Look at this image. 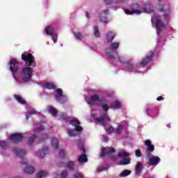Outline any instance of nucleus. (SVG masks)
<instances>
[{
	"instance_id": "nucleus-56",
	"label": "nucleus",
	"mask_w": 178,
	"mask_h": 178,
	"mask_svg": "<svg viewBox=\"0 0 178 178\" xmlns=\"http://www.w3.org/2000/svg\"><path fill=\"white\" fill-rule=\"evenodd\" d=\"M102 14V13H104L105 15H108L109 13V10H104V11H102L101 13Z\"/></svg>"
},
{
	"instance_id": "nucleus-49",
	"label": "nucleus",
	"mask_w": 178,
	"mask_h": 178,
	"mask_svg": "<svg viewBox=\"0 0 178 178\" xmlns=\"http://www.w3.org/2000/svg\"><path fill=\"white\" fill-rule=\"evenodd\" d=\"M59 156L61 158H63V156H65V150L64 149H60Z\"/></svg>"
},
{
	"instance_id": "nucleus-27",
	"label": "nucleus",
	"mask_w": 178,
	"mask_h": 178,
	"mask_svg": "<svg viewBox=\"0 0 178 178\" xmlns=\"http://www.w3.org/2000/svg\"><path fill=\"white\" fill-rule=\"evenodd\" d=\"M51 145H52V147H54V148L55 149H58L59 148L57 138H51Z\"/></svg>"
},
{
	"instance_id": "nucleus-13",
	"label": "nucleus",
	"mask_w": 178,
	"mask_h": 178,
	"mask_svg": "<svg viewBox=\"0 0 178 178\" xmlns=\"http://www.w3.org/2000/svg\"><path fill=\"white\" fill-rule=\"evenodd\" d=\"M145 145L147 147V154L149 155V152H154L155 150V146L152 145V143L150 140H145Z\"/></svg>"
},
{
	"instance_id": "nucleus-8",
	"label": "nucleus",
	"mask_w": 178,
	"mask_h": 178,
	"mask_svg": "<svg viewBox=\"0 0 178 178\" xmlns=\"http://www.w3.org/2000/svg\"><path fill=\"white\" fill-rule=\"evenodd\" d=\"M95 120L97 123H102L103 126H105L106 122H111V118H109L108 113L103 114L102 115L95 118Z\"/></svg>"
},
{
	"instance_id": "nucleus-59",
	"label": "nucleus",
	"mask_w": 178,
	"mask_h": 178,
	"mask_svg": "<svg viewBox=\"0 0 178 178\" xmlns=\"http://www.w3.org/2000/svg\"><path fill=\"white\" fill-rule=\"evenodd\" d=\"M104 140H105L106 142L108 141V137L104 136Z\"/></svg>"
},
{
	"instance_id": "nucleus-61",
	"label": "nucleus",
	"mask_w": 178,
	"mask_h": 178,
	"mask_svg": "<svg viewBox=\"0 0 178 178\" xmlns=\"http://www.w3.org/2000/svg\"><path fill=\"white\" fill-rule=\"evenodd\" d=\"M146 112L148 113V112H149V108H147V109L146 110Z\"/></svg>"
},
{
	"instance_id": "nucleus-1",
	"label": "nucleus",
	"mask_w": 178,
	"mask_h": 178,
	"mask_svg": "<svg viewBox=\"0 0 178 178\" xmlns=\"http://www.w3.org/2000/svg\"><path fill=\"white\" fill-rule=\"evenodd\" d=\"M22 59L26 65V67H24L22 70V79L25 83H29V81H31L33 77V68L30 67V66H32L33 67L37 66L35 58H34V56L30 53H24L22 54Z\"/></svg>"
},
{
	"instance_id": "nucleus-52",
	"label": "nucleus",
	"mask_w": 178,
	"mask_h": 178,
	"mask_svg": "<svg viewBox=\"0 0 178 178\" xmlns=\"http://www.w3.org/2000/svg\"><path fill=\"white\" fill-rule=\"evenodd\" d=\"M106 20H108V19L106 18V17H100V21H101V22H103L104 23H106V22H107Z\"/></svg>"
},
{
	"instance_id": "nucleus-18",
	"label": "nucleus",
	"mask_w": 178,
	"mask_h": 178,
	"mask_svg": "<svg viewBox=\"0 0 178 178\" xmlns=\"http://www.w3.org/2000/svg\"><path fill=\"white\" fill-rule=\"evenodd\" d=\"M115 37V33H113L112 31L108 32L106 35V38L108 42H112V40H114Z\"/></svg>"
},
{
	"instance_id": "nucleus-46",
	"label": "nucleus",
	"mask_w": 178,
	"mask_h": 178,
	"mask_svg": "<svg viewBox=\"0 0 178 178\" xmlns=\"http://www.w3.org/2000/svg\"><path fill=\"white\" fill-rule=\"evenodd\" d=\"M75 131H78V132L83 131V127L80 125H76L75 127Z\"/></svg>"
},
{
	"instance_id": "nucleus-43",
	"label": "nucleus",
	"mask_w": 178,
	"mask_h": 178,
	"mask_svg": "<svg viewBox=\"0 0 178 178\" xmlns=\"http://www.w3.org/2000/svg\"><path fill=\"white\" fill-rule=\"evenodd\" d=\"M0 147L1 148H6L8 147V143L5 140H0Z\"/></svg>"
},
{
	"instance_id": "nucleus-33",
	"label": "nucleus",
	"mask_w": 178,
	"mask_h": 178,
	"mask_svg": "<svg viewBox=\"0 0 178 178\" xmlns=\"http://www.w3.org/2000/svg\"><path fill=\"white\" fill-rule=\"evenodd\" d=\"M70 124L76 127V126H79L80 124V121H79L77 118H74L70 122Z\"/></svg>"
},
{
	"instance_id": "nucleus-14",
	"label": "nucleus",
	"mask_w": 178,
	"mask_h": 178,
	"mask_svg": "<svg viewBox=\"0 0 178 178\" xmlns=\"http://www.w3.org/2000/svg\"><path fill=\"white\" fill-rule=\"evenodd\" d=\"M161 162V158L158 156H152L149 158L148 164L149 166H156Z\"/></svg>"
},
{
	"instance_id": "nucleus-54",
	"label": "nucleus",
	"mask_w": 178,
	"mask_h": 178,
	"mask_svg": "<svg viewBox=\"0 0 178 178\" xmlns=\"http://www.w3.org/2000/svg\"><path fill=\"white\" fill-rule=\"evenodd\" d=\"M147 10V8H145V12H147V13H149L152 12V10H154V8H150V9L149 10Z\"/></svg>"
},
{
	"instance_id": "nucleus-50",
	"label": "nucleus",
	"mask_w": 178,
	"mask_h": 178,
	"mask_svg": "<svg viewBox=\"0 0 178 178\" xmlns=\"http://www.w3.org/2000/svg\"><path fill=\"white\" fill-rule=\"evenodd\" d=\"M74 177L75 178H83V175L80 172H77L74 175Z\"/></svg>"
},
{
	"instance_id": "nucleus-29",
	"label": "nucleus",
	"mask_w": 178,
	"mask_h": 178,
	"mask_svg": "<svg viewBox=\"0 0 178 178\" xmlns=\"http://www.w3.org/2000/svg\"><path fill=\"white\" fill-rule=\"evenodd\" d=\"M35 138H37V136L32 135L31 137L29 138L27 141V145H33V144L34 143V141H35Z\"/></svg>"
},
{
	"instance_id": "nucleus-42",
	"label": "nucleus",
	"mask_w": 178,
	"mask_h": 178,
	"mask_svg": "<svg viewBox=\"0 0 178 178\" xmlns=\"http://www.w3.org/2000/svg\"><path fill=\"white\" fill-rule=\"evenodd\" d=\"M60 118L63 120H67V119H69V116H67V113H61L60 115Z\"/></svg>"
},
{
	"instance_id": "nucleus-28",
	"label": "nucleus",
	"mask_w": 178,
	"mask_h": 178,
	"mask_svg": "<svg viewBox=\"0 0 178 178\" xmlns=\"http://www.w3.org/2000/svg\"><path fill=\"white\" fill-rule=\"evenodd\" d=\"M45 31H46L47 35H54V27H52V26H47L45 28Z\"/></svg>"
},
{
	"instance_id": "nucleus-4",
	"label": "nucleus",
	"mask_w": 178,
	"mask_h": 178,
	"mask_svg": "<svg viewBox=\"0 0 178 178\" xmlns=\"http://www.w3.org/2000/svg\"><path fill=\"white\" fill-rule=\"evenodd\" d=\"M13 152H15L17 156H19V158H21L22 161L20 163V165H27V159L23 157L26 154L24 149H19L17 147H15L13 149Z\"/></svg>"
},
{
	"instance_id": "nucleus-58",
	"label": "nucleus",
	"mask_w": 178,
	"mask_h": 178,
	"mask_svg": "<svg viewBox=\"0 0 178 178\" xmlns=\"http://www.w3.org/2000/svg\"><path fill=\"white\" fill-rule=\"evenodd\" d=\"M104 170V168L103 167H99L98 169H97V172H102Z\"/></svg>"
},
{
	"instance_id": "nucleus-40",
	"label": "nucleus",
	"mask_w": 178,
	"mask_h": 178,
	"mask_svg": "<svg viewBox=\"0 0 178 178\" xmlns=\"http://www.w3.org/2000/svg\"><path fill=\"white\" fill-rule=\"evenodd\" d=\"M106 131L107 133V134H112V133H113V131H115V128H113V127L110 126L108 128H107L106 129Z\"/></svg>"
},
{
	"instance_id": "nucleus-2",
	"label": "nucleus",
	"mask_w": 178,
	"mask_h": 178,
	"mask_svg": "<svg viewBox=\"0 0 178 178\" xmlns=\"http://www.w3.org/2000/svg\"><path fill=\"white\" fill-rule=\"evenodd\" d=\"M87 103L88 105L101 106V104H102V99L99 98V95L98 94H95L89 97Z\"/></svg>"
},
{
	"instance_id": "nucleus-22",
	"label": "nucleus",
	"mask_w": 178,
	"mask_h": 178,
	"mask_svg": "<svg viewBox=\"0 0 178 178\" xmlns=\"http://www.w3.org/2000/svg\"><path fill=\"white\" fill-rule=\"evenodd\" d=\"M143 170V165L140 162H138L135 166L136 175H140Z\"/></svg>"
},
{
	"instance_id": "nucleus-48",
	"label": "nucleus",
	"mask_w": 178,
	"mask_h": 178,
	"mask_svg": "<svg viewBox=\"0 0 178 178\" xmlns=\"http://www.w3.org/2000/svg\"><path fill=\"white\" fill-rule=\"evenodd\" d=\"M141 150L140 149H136V156H137L138 158H140L141 156Z\"/></svg>"
},
{
	"instance_id": "nucleus-31",
	"label": "nucleus",
	"mask_w": 178,
	"mask_h": 178,
	"mask_svg": "<svg viewBox=\"0 0 178 178\" xmlns=\"http://www.w3.org/2000/svg\"><path fill=\"white\" fill-rule=\"evenodd\" d=\"M47 175H48V172H47V171L41 170L36 174V177L37 178L45 177Z\"/></svg>"
},
{
	"instance_id": "nucleus-62",
	"label": "nucleus",
	"mask_w": 178,
	"mask_h": 178,
	"mask_svg": "<svg viewBox=\"0 0 178 178\" xmlns=\"http://www.w3.org/2000/svg\"><path fill=\"white\" fill-rule=\"evenodd\" d=\"M14 178H23L22 177H15Z\"/></svg>"
},
{
	"instance_id": "nucleus-7",
	"label": "nucleus",
	"mask_w": 178,
	"mask_h": 178,
	"mask_svg": "<svg viewBox=\"0 0 178 178\" xmlns=\"http://www.w3.org/2000/svg\"><path fill=\"white\" fill-rule=\"evenodd\" d=\"M10 140L14 143V144H19L23 141V134L15 133L10 136Z\"/></svg>"
},
{
	"instance_id": "nucleus-47",
	"label": "nucleus",
	"mask_w": 178,
	"mask_h": 178,
	"mask_svg": "<svg viewBox=\"0 0 178 178\" xmlns=\"http://www.w3.org/2000/svg\"><path fill=\"white\" fill-rule=\"evenodd\" d=\"M164 8H165V4H159L158 6V9L159 12H163Z\"/></svg>"
},
{
	"instance_id": "nucleus-21",
	"label": "nucleus",
	"mask_w": 178,
	"mask_h": 178,
	"mask_svg": "<svg viewBox=\"0 0 178 178\" xmlns=\"http://www.w3.org/2000/svg\"><path fill=\"white\" fill-rule=\"evenodd\" d=\"M126 67L128 69H136V65L133 63V60L128 59L127 61L124 62Z\"/></svg>"
},
{
	"instance_id": "nucleus-44",
	"label": "nucleus",
	"mask_w": 178,
	"mask_h": 178,
	"mask_svg": "<svg viewBox=\"0 0 178 178\" xmlns=\"http://www.w3.org/2000/svg\"><path fill=\"white\" fill-rule=\"evenodd\" d=\"M51 35V40L54 41V44H56V42H58V34L54 33Z\"/></svg>"
},
{
	"instance_id": "nucleus-57",
	"label": "nucleus",
	"mask_w": 178,
	"mask_h": 178,
	"mask_svg": "<svg viewBox=\"0 0 178 178\" xmlns=\"http://www.w3.org/2000/svg\"><path fill=\"white\" fill-rule=\"evenodd\" d=\"M157 101H163V97L162 96L158 97Z\"/></svg>"
},
{
	"instance_id": "nucleus-26",
	"label": "nucleus",
	"mask_w": 178,
	"mask_h": 178,
	"mask_svg": "<svg viewBox=\"0 0 178 178\" xmlns=\"http://www.w3.org/2000/svg\"><path fill=\"white\" fill-rule=\"evenodd\" d=\"M123 129H124V126L119 124L115 130V134H116V136L122 134V131L123 130Z\"/></svg>"
},
{
	"instance_id": "nucleus-35",
	"label": "nucleus",
	"mask_w": 178,
	"mask_h": 178,
	"mask_svg": "<svg viewBox=\"0 0 178 178\" xmlns=\"http://www.w3.org/2000/svg\"><path fill=\"white\" fill-rule=\"evenodd\" d=\"M130 159L124 158L119 163L120 165H130Z\"/></svg>"
},
{
	"instance_id": "nucleus-37",
	"label": "nucleus",
	"mask_w": 178,
	"mask_h": 178,
	"mask_svg": "<svg viewBox=\"0 0 178 178\" xmlns=\"http://www.w3.org/2000/svg\"><path fill=\"white\" fill-rule=\"evenodd\" d=\"M67 133H68V136L70 137H75V136H76L75 129H68Z\"/></svg>"
},
{
	"instance_id": "nucleus-23",
	"label": "nucleus",
	"mask_w": 178,
	"mask_h": 178,
	"mask_svg": "<svg viewBox=\"0 0 178 178\" xmlns=\"http://www.w3.org/2000/svg\"><path fill=\"white\" fill-rule=\"evenodd\" d=\"M110 108L111 109H120L122 108V106L120 105V102L116 101L111 104Z\"/></svg>"
},
{
	"instance_id": "nucleus-11",
	"label": "nucleus",
	"mask_w": 178,
	"mask_h": 178,
	"mask_svg": "<svg viewBox=\"0 0 178 178\" xmlns=\"http://www.w3.org/2000/svg\"><path fill=\"white\" fill-rule=\"evenodd\" d=\"M101 151L102 158H104V156H106V155H107V156H109L111 154H115V152H116V149H115L113 147H108V149L107 151L105 147H102Z\"/></svg>"
},
{
	"instance_id": "nucleus-5",
	"label": "nucleus",
	"mask_w": 178,
	"mask_h": 178,
	"mask_svg": "<svg viewBox=\"0 0 178 178\" xmlns=\"http://www.w3.org/2000/svg\"><path fill=\"white\" fill-rule=\"evenodd\" d=\"M132 10H124V12L126 15H134L136 13V15H141L143 12H141V10H140V4L138 3H134L131 5Z\"/></svg>"
},
{
	"instance_id": "nucleus-32",
	"label": "nucleus",
	"mask_w": 178,
	"mask_h": 178,
	"mask_svg": "<svg viewBox=\"0 0 178 178\" xmlns=\"http://www.w3.org/2000/svg\"><path fill=\"white\" fill-rule=\"evenodd\" d=\"M93 33L97 38H99L101 35L99 33V30H98V27L97 26H93Z\"/></svg>"
},
{
	"instance_id": "nucleus-53",
	"label": "nucleus",
	"mask_w": 178,
	"mask_h": 178,
	"mask_svg": "<svg viewBox=\"0 0 178 178\" xmlns=\"http://www.w3.org/2000/svg\"><path fill=\"white\" fill-rule=\"evenodd\" d=\"M37 113V111L35 110H31L29 112V115H35Z\"/></svg>"
},
{
	"instance_id": "nucleus-20",
	"label": "nucleus",
	"mask_w": 178,
	"mask_h": 178,
	"mask_svg": "<svg viewBox=\"0 0 178 178\" xmlns=\"http://www.w3.org/2000/svg\"><path fill=\"white\" fill-rule=\"evenodd\" d=\"M47 111L49 113H51L53 118H56V116H58V111L55 110V108L52 107L51 106H48Z\"/></svg>"
},
{
	"instance_id": "nucleus-24",
	"label": "nucleus",
	"mask_w": 178,
	"mask_h": 178,
	"mask_svg": "<svg viewBox=\"0 0 178 178\" xmlns=\"http://www.w3.org/2000/svg\"><path fill=\"white\" fill-rule=\"evenodd\" d=\"M14 98L15 99H16V101H17V102H19L22 105H24V104H26V100L19 95H14Z\"/></svg>"
},
{
	"instance_id": "nucleus-34",
	"label": "nucleus",
	"mask_w": 178,
	"mask_h": 178,
	"mask_svg": "<svg viewBox=\"0 0 178 178\" xmlns=\"http://www.w3.org/2000/svg\"><path fill=\"white\" fill-rule=\"evenodd\" d=\"M131 173V171L130 170H125L120 174V177H126V176H129Z\"/></svg>"
},
{
	"instance_id": "nucleus-19",
	"label": "nucleus",
	"mask_w": 178,
	"mask_h": 178,
	"mask_svg": "<svg viewBox=\"0 0 178 178\" xmlns=\"http://www.w3.org/2000/svg\"><path fill=\"white\" fill-rule=\"evenodd\" d=\"M49 151V148L44 147L42 149L40 152H38V156H39V158H44V156H45V155L48 154Z\"/></svg>"
},
{
	"instance_id": "nucleus-41",
	"label": "nucleus",
	"mask_w": 178,
	"mask_h": 178,
	"mask_svg": "<svg viewBox=\"0 0 178 178\" xmlns=\"http://www.w3.org/2000/svg\"><path fill=\"white\" fill-rule=\"evenodd\" d=\"M74 36L79 40V41H81V38H83V34L80 32H76Z\"/></svg>"
},
{
	"instance_id": "nucleus-12",
	"label": "nucleus",
	"mask_w": 178,
	"mask_h": 178,
	"mask_svg": "<svg viewBox=\"0 0 178 178\" xmlns=\"http://www.w3.org/2000/svg\"><path fill=\"white\" fill-rule=\"evenodd\" d=\"M149 54H150L147 56L146 58L142 59V61L140 62L141 66H147V64L152 60V58H154L155 53H154V51H150Z\"/></svg>"
},
{
	"instance_id": "nucleus-30",
	"label": "nucleus",
	"mask_w": 178,
	"mask_h": 178,
	"mask_svg": "<svg viewBox=\"0 0 178 178\" xmlns=\"http://www.w3.org/2000/svg\"><path fill=\"white\" fill-rule=\"evenodd\" d=\"M163 16L165 22L169 20V19H170V10H165V13L163 14Z\"/></svg>"
},
{
	"instance_id": "nucleus-15",
	"label": "nucleus",
	"mask_w": 178,
	"mask_h": 178,
	"mask_svg": "<svg viewBox=\"0 0 178 178\" xmlns=\"http://www.w3.org/2000/svg\"><path fill=\"white\" fill-rule=\"evenodd\" d=\"M56 91V94L55 95V98L56 99V102H61L60 98L65 97V95H63V90H62V89L60 88H57Z\"/></svg>"
},
{
	"instance_id": "nucleus-39",
	"label": "nucleus",
	"mask_w": 178,
	"mask_h": 178,
	"mask_svg": "<svg viewBox=\"0 0 178 178\" xmlns=\"http://www.w3.org/2000/svg\"><path fill=\"white\" fill-rule=\"evenodd\" d=\"M43 130H44V126L40 125L39 127L34 129L33 132L34 133H40L41 131H43Z\"/></svg>"
},
{
	"instance_id": "nucleus-10",
	"label": "nucleus",
	"mask_w": 178,
	"mask_h": 178,
	"mask_svg": "<svg viewBox=\"0 0 178 178\" xmlns=\"http://www.w3.org/2000/svg\"><path fill=\"white\" fill-rule=\"evenodd\" d=\"M156 29L157 31H162V30H165V29H166V24L163 22L162 19H161V17H156Z\"/></svg>"
},
{
	"instance_id": "nucleus-38",
	"label": "nucleus",
	"mask_w": 178,
	"mask_h": 178,
	"mask_svg": "<svg viewBox=\"0 0 178 178\" xmlns=\"http://www.w3.org/2000/svg\"><path fill=\"white\" fill-rule=\"evenodd\" d=\"M102 108L104 112H105V113H108V111H109V108H110L109 106H108V104H102Z\"/></svg>"
},
{
	"instance_id": "nucleus-60",
	"label": "nucleus",
	"mask_w": 178,
	"mask_h": 178,
	"mask_svg": "<svg viewBox=\"0 0 178 178\" xmlns=\"http://www.w3.org/2000/svg\"><path fill=\"white\" fill-rule=\"evenodd\" d=\"M86 17H88V19H89L90 15H88V13H86Z\"/></svg>"
},
{
	"instance_id": "nucleus-51",
	"label": "nucleus",
	"mask_w": 178,
	"mask_h": 178,
	"mask_svg": "<svg viewBox=\"0 0 178 178\" xmlns=\"http://www.w3.org/2000/svg\"><path fill=\"white\" fill-rule=\"evenodd\" d=\"M104 2L106 5H112V3H113V1L112 0H104Z\"/></svg>"
},
{
	"instance_id": "nucleus-63",
	"label": "nucleus",
	"mask_w": 178,
	"mask_h": 178,
	"mask_svg": "<svg viewBox=\"0 0 178 178\" xmlns=\"http://www.w3.org/2000/svg\"><path fill=\"white\" fill-rule=\"evenodd\" d=\"M26 119H29V116L26 115Z\"/></svg>"
},
{
	"instance_id": "nucleus-64",
	"label": "nucleus",
	"mask_w": 178,
	"mask_h": 178,
	"mask_svg": "<svg viewBox=\"0 0 178 178\" xmlns=\"http://www.w3.org/2000/svg\"><path fill=\"white\" fill-rule=\"evenodd\" d=\"M151 21H152V22H154V19H151Z\"/></svg>"
},
{
	"instance_id": "nucleus-55",
	"label": "nucleus",
	"mask_w": 178,
	"mask_h": 178,
	"mask_svg": "<svg viewBox=\"0 0 178 178\" xmlns=\"http://www.w3.org/2000/svg\"><path fill=\"white\" fill-rule=\"evenodd\" d=\"M119 60H120V62H121L122 63H124V57H120V58H119Z\"/></svg>"
},
{
	"instance_id": "nucleus-6",
	"label": "nucleus",
	"mask_w": 178,
	"mask_h": 178,
	"mask_svg": "<svg viewBox=\"0 0 178 178\" xmlns=\"http://www.w3.org/2000/svg\"><path fill=\"white\" fill-rule=\"evenodd\" d=\"M119 43L114 42L112 44V49H108V51H106V55L111 59V60H115V51L118 48H119Z\"/></svg>"
},
{
	"instance_id": "nucleus-16",
	"label": "nucleus",
	"mask_w": 178,
	"mask_h": 178,
	"mask_svg": "<svg viewBox=\"0 0 178 178\" xmlns=\"http://www.w3.org/2000/svg\"><path fill=\"white\" fill-rule=\"evenodd\" d=\"M42 87L47 88V90H55L56 88V86L54 82H46L42 84Z\"/></svg>"
},
{
	"instance_id": "nucleus-17",
	"label": "nucleus",
	"mask_w": 178,
	"mask_h": 178,
	"mask_svg": "<svg viewBox=\"0 0 178 178\" xmlns=\"http://www.w3.org/2000/svg\"><path fill=\"white\" fill-rule=\"evenodd\" d=\"M61 165L70 169V170H74V161H70L66 163H63Z\"/></svg>"
},
{
	"instance_id": "nucleus-3",
	"label": "nucleus",
	"mask_w": 178,
	"mask_h": 178,
	"mask_svg": "<svg viewBox=\"0 0 178 178\" xmlns=\"http://www.w3.org/2000/svg\"><path fill=\"white\" fill-rule=\"evenodd\" d=\"M9 65L10 70L13 76V79H15V80H17V78L16 77V76H15V74H16V73H17V72L19 71V63H17L16 58H12L10 60Z\"/></svg>"
},
{
	"instance_id": "nucleus-36",
	"label": "nucleus",
	"mask_w": 178,
	"mask_h": 178,
	"mask_svg": "<svg viewBox=\"0 0 178 178\" xmlns=\"http://www.w3.org/2000/svg\"><path fill=\"white\" fill-rule=\"evenodd\" d=\"M119 158H127L129 156V153H127L126 151H122L118 153Z\"/></svg>"
},
{
	"instance_id": "nucleus-45",
	"label": "nucleus",
	"mask_w": 178,
	"mask_h": 178,
	"mask_svg": "<svg viewBox=\"0 0 178 178\" xmlns=\"http://www.w3.org/2000/svg\"><path fill=\"white\" fill-rule=\"evenodd\" d=\"M67 176H69L67 171H63L60 174L61 178H67Z\"/></svg>"
},
{
	"instance_id": "nucleus-25",
	"label": "nucleus",
	"mask_w": 178,
	"mask_h": 178,
	"mask_svg": "<svg viewBox=\"0 0 178 178\" xmlns=\"http://www.w3.org/2000/svg\"><path fill=\"white\" fill-rule=\"evenodd\" d=\"M35 170V168L31 165L26 166L24 169V172L29 175H33Z\"/></svg>"
},
{
	"instance_id": "nucleus-9",
	"label": "nucleus",
	"mask_w": 178,
	"mask_h": 178,
	"mask_svg": "<svg viewBox=\"0 0 178 178\" xmlns=\"http://www.w3.org/2000/svg\"><path fill=\"white\" fill-rule=\"evenodd\" d=\"M79 149H80V151H82L83 154H81L79 157L78 162H79V163H83L84 162H88V159L87 158V155H86V148H84V146H83V145L79 146Z\"/></svg>"
}]
</instances>
